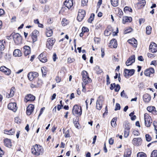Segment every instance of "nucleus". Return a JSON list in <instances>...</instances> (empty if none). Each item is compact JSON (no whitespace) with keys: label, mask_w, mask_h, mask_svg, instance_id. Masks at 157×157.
I'll return each mask as SVG.
<instances>
[{"label":"nucleus","mask_w":157,"mask_h":157,"mask_svg":"<svg viewBox=\"0 0 157 157\" xmlns=\"http://www.w3.org/2000/svg\"><path fill=\"white\" fill-rule=\"evenodd\" d=\"M43 149L40 145L36 144L31 148L32 153L36 156L41 155L43 152Z\"/></svg>","instance_id":"f257e3e1"},{"label":"nucleus","mask_w":157,"mask_h":157,"mask_svg":"<svg viewBox=\"0 0 157 157\" xmlns=\"http://www.w3.org/2000/svg\"><path fill=\"white\" fill-rule=\"evenodd\" d=\"M144 120L145 126L147 127H150L152 123L151 118L147 113L144 114Z\"/></svg>","instance_id":"f03ea898"},{"label":"nucleus","mask_w":157,"mask_h":157,"mask_svg":"<svg viewBox=\"0 0 157 157\" xmlns=\"http://www.w3.org/2000/svg\"><path fill=\"white\" fill-rule=\"evenodd\" d=\"M72 113L73 114H77L80 116L82 113V109L81 107L78 106L77 105H75L73 108Z\"/></svg>","instance_id":"7ed1b4c3"},{"label":"nucleus","mask_w":157,"mask_h":157,"mask_svg":"<svg viewBox=\"0 0 157 157\" xmlns=\"http://www.w3.org/2000/svg\"><path fill=\"white\" fill-rule=\"evenodd\" d=\"M82 75V80L85 85L91 81V79L89 78L86 71H83Z\"/></svg>","instance_id":"20e7f679"},{"label":"nucleus","mask_w":157,"mask_h":157,"mask_svg":"<svg viewBox=\"0 0 157 157\" xmlns=\"http://www.w3.org/2000/svg\"><path fill=\"white\" fill-rule=\"evenodd\" d=\"M13 38L15 43L17 45L21 44L22 42V38L20 35L18 33L14 34Z\"/></svg>","instance_id":"39448f33"},{"label":"nucleus","mask_w":157,"mask_h":157,"mask_svg":"<svg viewBox=\"0 0 157 157\" xmlns=\"http://www.w3.org/2000/svg\"><path fill=\"white\" fill-rule=\"evenodd\" d=\"M86 15L85 11L82 9H79L78 11V15L77 17L79 21H81L84 18Z\"/></svg>","instance_id":"423d86ee"},{"label":"nucleus","mask_w":157,"mask_h":157,"mask_svg":"<svg viewBox=\"0 0 157 157\" xmlns=\"http://www.w3.org/2000/svg\"><path fill=\"white\" fill-rule=\"evenodd\" d=\"M135 70L134 69L128 70L125 69L124 70V75L126 78L132 76L135 73Z\"/></svg>","instance_id":"0eeeda50"},{"label":"nucleus","mask_w":157,"mask_h":157,"mask_svg":"<svg viewBox=\"0 0 157 157\" xmlns=\"http://www.w3.org/2000/svg\"><path fill=\"white\" fill-rule=\"evenodd\" d=\"M55 42V38H48L46 44L47 47L49 49L52 48Z\"/></svg>","instance_id":"6e6552de"},{"label":"nucleus","mask_w":157,"mask_h":157,"mask_svg":"<svg viewBox=\"0 0 157 157\" xmlns=\"http://www.w3.org/2000/svg\"><path fill=\"white\" fill-rule=\"evenodd\" d=\"M149 49L153 53L156 52L157 51V45L154 42H151L149 46Z\"/></svg>","instance_id":"1a4fd4ad"},{"label":"nucleus","mask_w":157,"mask_h":157,"mask_svg":"<svg viewBox=\"0 0 157 157\" xmlns=\"http://www.w3.org/2000/svg\"><path fill=\"white\" fill-rule=\"evenodd\" d=\"M135 57L134 55L131 56L126 61V65L127 66H129L131 65L132 63L135 62Z\"/></svg>","instance_id":"9d476101"},{"label":"nucleus","mask_w":157,"mask_h":157,"mask_svg":"<svg viewBox=\"0 0 157 157\" xmlns=\"http://www.w3.org/2000/svg\"><path fill=\"white\" fill-rule=\"evenodd\" d=\"M38 76V74L36 72H30L28 75V78L30 81L33 80L34 78Z\"/></svg>","instance_id":"9b49d317"},{"label":"nucleus","mask_w":157,"mask_h":157,"mask_svg":"<svg viewBox=\"0 0 157 157\" xmlns=\"http://www.w3.org/2000/svg\"><path fill=\"white\" fill-rule=\"evenodd\" d=\"M8 108L14 112L16 111L17 109V104L15 103H10L8 105Z\"/></svg>","instance_id":"f8f14e48"},{"label":"nucleus","mask_w":157,"mask_h":157,"mask_svg":"<svg viewBox=\"0 0 157 157\" xmlns=\"http://www.w3.org/2000/svg\"><path fill=\"white\" fill-rule=\"evenodd\" d=\"M0 71L3 72L7 75H10L11 73V70L6 68L5 66H2L0 67Z\"/></svg>","instance_id":"ddd939ff"},{"label":"nucleus","mask_w":157,"mask_h":157,"mask_svg":"<svg viewBox=\"0 0 157 157\" xmlns=\"http://www.w3.org/2000/svg\"><path fill=\"white\" fill-rule=\"evenodd\" d=\"M35 99V97L31 94H29L26 95L24 99V101L27 102L29 101H33Z\"/></svg>","instance_id":"4468645a"},{"label":"nucleus","mask_w":157,"mask_h":157,"mask_svg":"<svg viewBox=\"0 0 157 157\" xmlns=\"http://www.w3.org/2000/svg\"><path fill=\"white\" fill-rule=\"evenodd\" d=\"M34 109V105L32 104L29 105L27 108L26 113L28 115H30L33 112Z\"/></svg>","instance_id":"2eb2a0df"},{"label":"nucleus","mask_w":157,"mask_h":157,"mask_svg":"<svg viewBox=\"0 0 157 157\" xmlns=\"http://www.w3.org/2000/svg\"><path fill=\"white\" fill-rule=\"evenodd\" d=\"M39 33V31L35 30L33 31L31 35V37L33 40V42H34L37 40V35Z\"/></svg>","instance_id":"dca6fc26"},{"label":"nucleus","mask_w":157,"mask_h":157,"mask_svg":"<svg viewBox=\"0 0 157 157\" xmlns=\"http://www.w3.org/2000/svg\"><path fill=\"white\" fill-rule=\"evenodd\" d=\"M117 42L116 40L113 39L109 43V46L111 48H116L117 47Z\"/></svg>","instance_id":"f3484780"},{"label":"nucleus","mask_w":157,"mask_h":157,"mask_svg":"<svg viewBox=\"0 0 157 157\" xmlns=\"http://www.w3.org/2000/svg\"><path fill=\"white\" fill-rule=\"evenodd\" d=\"M154 72V69L151 67L146 70L144 71V74L146 76H150L151 74H153Z\"/></svg>","instance_id":"a211bd4d"},{"label":"nucleus","mask_w":157,"mask_h":157,"mask_svg":"<svg viewBox=\"0 0 157 157\" xmlns=\"http://www.w3.org/2000/svg\"><path fill=\"white\" fill-rule=\"evenodd\" d=\"M151 97L150 95L147 94H144L143 96V100L146 103H148L151 100Z\"/></svg>","instance_id":"6ab92c4d"},{"label":"nucleus","mask_w":157,"mask_h":157,"mask_svg":"<svg viewBox=\"0 0 157 157\" xmlns=\"http://www.w3.org/2000/svg\"><path fill=\"white\" fill-rule=\"evenodd\" d=\"M147 110L154 115L157 114V111L156 110L155 107L153 106H151L147 107Z\"/></svg>","instance_id":"aec40b11"},{"label":"nucleus","mask_w":157,"mask_h":157,"mask_svg":"<svg viewBox=\"0 0 157 157\" xmlns=\"http://www.w3.org/2000/svg\"><path fill=\"white\" fill-rule=\"evenodd\" d=\"M64 4L68 9H70L73 5L72 1V0H66L64 2Z\"/></svg>","instance_id":"412c9836"},{"label":"nucleus","mask_w":157,"mask_h":157,"mask_svg":"<svg viewBox=\"0 0 157 157\" xmlns=\"http://www.w3.org/2000/svg\"><path fill=\"white\" fill-rule=\"evenodd\" d=\"M128 42L129 44L132 45L134 47L136 48L137 47V40L135 38L129 39L128 40Z\"/></svg>","instance_id":"4be33fe9"},{"label":"nucleus","mask_w":157,"mask_h":157,"mask_svg":"<svg viewBox=\"0 0 157 157\" xmlns=\"http://www.w3.org/2000/svg\"><path fill=\"white\" fill-rule=\"evenodd\" d=\"M141 138H134L132 140V143L134 145L138 146L141 144Z\"/></svg>","instance_id":"5701e85b"},{"label":"nucleus","mask_w":157,"mask_h":157,"mask_svg":"<svg viewBox=\"0 0 157 157\" xmlns=\"http://www.w3.org/2000/svg\"><path fill=\"white\" fill-rule=\"evenodd\" d=\"M15 88L14 87H12L11 88L10 93H7L6 94V97L8 98H10L13 97L14 95V91Z\"/></svg>","instance_id":"b1692460"},{"label":"nucleus","mask_w":157,"mask_h":157,"mask_svg":"<svg viewBox=\"0 0 157 157\" xmlns=\"http://www.w3.org/2000/svg\"><path fill=\"white\" fill-rule=\"evenodd\" d=\"M25 55L27 56L31 53L30 48L28 46H25L23 48Z\"/></svg>","instance_id":"393cba45"},{"label":"nucleus","mask_w":157,"mask_h":157,"mask_svg":"<svg viewBox=\"0 0 157 157\" xmlns=\"http://www.w3.org/2000/svg\"><path fill=\"white\" fill-rule=\"evenodd\" d=\"M102 107V101L99 97L96 102V107L97 109L100 110Z\"/></svg>","instance_id":"a878e982"},{"label":"nucleus","mask_w":157,"mask_h":157,"mask_svg":"<svg viewBox=\"0 0 157 157\" xmlns=\"http://www.w3.org/2000/svg\"><path fill=\"white\" fill-rule=\"evenodd\" d=\"M39 59L41 62L44 63L46 62L47 61L46 57L43 53L41 54L39 56Z\"/></svg>","instance_id":"bb28decb"},{"label":"nucleus","mask_w":157,"mask_h":157,"mask_svg":"<svg viewBox=\"0 0 157 157\" xmlns=\"http://www.w3.org/2000/svg\"><path fill=\"white\" fill-rule=\"evenodd\" d=\"M15 131L14 129H11L10 130L5 129L4 130V133L5 134L10 135L14 134Z\"/></svg>","instance_id":"cd10ccee"},{"label":"nucleus","mask_w":157,"mask_h":157,"mask_svg":"<svg viewBox=\"0 0 157 157\" xmlns=\"http://www.w3.org/2000/svg\"><path fill=\"white\" fill-rule=\"evenodd\" d=\"M22 55L21 50L19 49H16L13 52V55L14 56H21Z\"/></svg>","instance_id":"c85d7f7f"},{"label":"nucleus","mask_w":157,"mask_h":157,"mask_svg":"<svg viewBox=\"0 0 157 157\" xmlns=\"http://www.w3.org/2000/svg\"><path fill=\"white\" fill-rule=\"evenodd\" d=\"M132 21V18L130 17L125 16L123 17L122 23L125 24L126 22H130Z\"/></svg>","instance_id":"c756f323"},{"label":"nucleus","mask_w":157,"mask_h":157,"mask_svg":"<svg viewBox=\"0 0 157 157\" xmlns=\"http://www.w3.org/2000/svg\"><path fill=\"white\" fill-rule=\"evenodd\" d=\"M4 145L7 147H10L11 146V143L10 140L6 138L4 141Z\"/></svg>","instance_id":"7c9ffc66"},{"label":"nucleus","mask_w":157,"mask_h":157,"mask_svg":"<svg viewBox=\"0 0 157 157\" xmlns=\"http://www.w3.org/2000/svg\"><path fill=\"white\" fill-rule=\"evenodd\" d=\"M6 45V42L5 40H0V50H3Z\"/></svg>","instance_id":"2f4dec72"},{"label":"nucleus","mask_w":157,"mask_h":157,"mask_svg":"<svg viewBox=\"0 0 157 157\" xmlns=\"http://www.w3.org/2000/svg\"><path fill=\"white\" fill-rule=\"evenodd\" d=\"M131 150L128 149L126 150L124 153V157H130L131 156Z\"/></svg>","instance_id":"473e14b6"},{"label":"nucleus","mask_w":157,"mask_h":157,"mask_svg":"<svg viewBox=\"0 0 157 157\" xmlns=\"http://www.w3.org/2000/svg\"><path fill=\"white\" fill-rule=\"evenodd\" d=\"M53 31L49 28H48L46 29V35L48 37L51 36L52 34Z\"/></svg>","instance_id":"72a5a7b5"},{"label":"nucleus","mask_w":157,"mask_h":157,"mask_svg":"<svg viewBox=\"0 0 157 157\" xmlns=\"http://www.w3.org/2000/svg\"><path fill=\"white\" fill-rule=\"evenodd\" d=\"M109 27H110L108 26L107 29L105 30L104 31V34L105 36H108L111 33L112 31L110 29V28H109Z\"/></svg>","instance_id":"f704fd0d"},{"label":"nucleus","mask_w":157,"mask_h":157,"mask_svg":"<svg viewBox=\"0 0 157 157\" xmlns=\"http://www.w3.org/2000/svg\"><path fill=\"white\" fill-rule=\"evenodd\" d=\"M146 2L144 0H142L140 2H138L137 3V5L140 8L143 7L145 5Z\"/></svg>","instance_id":"c9c22d12"},{"label":"nucleus","mask_w":157,"mask_h":157,"mask_svg":"<svg viewBox=\"0 0 157 157\" xmlns=\"http://www.w3.org/2000/svg\"><path fill=\"white\" fill-rule=\"evenodd\" d=\"M112 5L113 6H117L118 4V0H111Z\"/></svg>","instance_id":"e433bc0d"},{"label":"nucleus","mask_w":157,"mask_h":157,"mask_svg":"<svg viewBox=\"0 0 157 157\" xmlns=\"http://www.w3.org/2000/svg\"><path fill=\"white\" fill-rule=\"evenodd\" d=\"M117 119L116 117H114L112 119L111 121V125L113 127H114L116 126V121H117Z\"/></svg>","instance_id":"4c0bfd02"},{"label":"nucleus","mask_w":157,"mask_h":157,"mask_svg":"<svg viewBox=\"0 0 157 157\" xmlns=\"http://www.w3.org/2000/svg\"><path fill=\"white\" fill-rule=\"evenodd\" d=\"M146 33L148 35H149L151 34V27L150 26H148L146 28Z\"/></svg>","instance_id":"58836bf2"},{"label":"nucleus","mask_w":157,"mask_h":157,"mask_svg":"<svg viewBox=\"0 0 157 157\" xmlns=\"http://www.w3.org/2000/svg\"><path fill=\"white\" fill-rule=\"evenodd\" d=\"M68 23V21L66 18H63L62 21V24L63 26H65Z\"/></svg>","instance_id":"ea45409f"},{"label":"nucleus","mask_w":157,"mask_h":157,"mask_svg":"<svg viewBox=\"0 0 157 157\" xmlns=\"http://www.w3.org/2000/svg\"><path fill=\"white\" fill-rule=\"evenodd\" d=\"M94 14H91L90 18L88 20V22L91 23L92 21L94 20Z\"/></svg>","instance_id":"a19ab883"},{"label":"nucleus","mask_w":157,"mask_h":157,"mask_svg":"<svg viewBox=\"0 0 157 157\" xmlns=\"http://www.w3.org/2000/svg\"><path fill=\"white\" fill-rule=\"evenodd\" d=\"M78 119H77V117L76 118V119L74 120H73V123L75 124V127L77 128H78L79 127V123L77 121L78 120Z\"/></svg>","instance_id":"79ce46f5"},{"label":"nucleus","mask_w":157,"mask_h":157,"mask_svg":"<svg viewBox=\"0 0 157 157\" xmlns=\"http://www.w3.org/2000/svg\"><path fill=\"white\" fill-rule=\"evenodd\" d=\"M124 130H129L131 126L129 123H126L124 124Z\"/></svg>","instance_id":"37998d69"},{"label":"nucleus","mask_w":157,"mask_h":157,"mask_svg":"<svg viewBox=\"0 0 157 157\" xmlns=\"http://www.w3.org/2000/svg\"><path fill=\"white\" fill-rule=\"evenodd\" d=\"M151 157H157V151L154 150L151 153Z\"/></svg>","instance_id":"c03bdc74"},{"label":"nucleus","mask_w":157,"mask_h":157,"mask_svg":"<svg viewBox=\"0 0 157 157\" xmlns=\"http://www.w3.org/2000/svg\"><path fill=\"white\" fill-rule=\"evenodd\" d=\"M137 157H146V155L143 152H139L137 154Z\"/></svg>","instance_id":"a18cd8bd"},{"label":"nucleus","mask_w":157,"mask_h":157,"mask_svg":"<svg viewBox=\"0 0 157 157\" xmlns=\"http://www.w3.org/2000/svg\"><path fill=\"white\" fill-rule=\"evenodd\" d=\"M145 138L146 140L148 142H150L151 140V136L148 134H146L145 135Z\"/></svg>","instance_id":"49530a36"},{"label":"nucleus","mask_w":157,"mask_h":157,"mask_svg":"<svg viewBox=\"0 0 157 157\" xmlns=\"http://www.w3.org/2000/svg\"><path fill=\"white\" fill-rule=\"evenodd\" d=\"M43 84V82L41 80L39 79L37 82V85H36V87H38L41 86Z\"/></svg>","instance_id":"de8ad7c7"},{"label":"nucleus","mask_w":157,"mask_h":157,"mask_svg":"<svg viewBox=\"0 0 157 157\" xmlns=\"http://www.w3.org/2000/svg\"><path fill=\"white\" fill-rule=\"evenodd\" d=\"M130 131L128 130H124V136L125 138L127 137Z\"/></svg>","instance_id":"09e8293b"},{"label":"nucleus","mask_w":157,"mask_h":157,"mask_svg":"<svg viewBox=\"0 0 157 157\" xmlns=\"http://www.w3.org/2000/svg\"><path fill=\"white\" fill-rule=\"evenodd\" d=\"M132 30V29L130 27H128L125 30L124 33L126 34L128 33H129L131 32Z\"/></svg>","instance_id":"8fccbe9b"},{"label":"nucleus","mask_w":157,"mask_h":157,"mask_svg":"<svg viewBox=\"0 0 157 157\" xmlns=\"http://www.w3.org/2000/svg\"><path fill=\"white\" fill-rule=\"evenodd\" d=\"M88 0H82V6H86L88 2Z\"/></svg>","instance_id":"3c124183"},{"label":"nucleus","mask_w":157,"mask_h":157,"mask_svg":"<svg viewBox=\"0 0 157 157\" xmlns=\"http://www.w3.org/2000/svg\"><path fill=\"white\" fill-rule=\"evenodd\" d=\"M120 108H121V106H120V105L118 103H116V106H115V111H117V110H120Z\"/></svg>","instance_id":"603ef678"},{"label":"nucleus","mask_w":157,"mask_h":157,"mask_svg":"<svg viewBox=\"0 0 157 157\" xmlns=\"http://www.w3.org/2000/svg\"><path fill=\"white\" fill-rule=\"evenodd\" d=\"M115 91L116 92H118L119 90H120V85L118 84H117V85L115 87Z\"/></svg>","instance_id":"864d4df0"},{"label":"nucleus","mask_w":157,"mask_h":157,"mask_svg":"<svg viewBox=\"0 0 157 157\" xmlns=\"http://www.w3.org/2000/svg\"><path fill=\"white\" fill-rule=\"evenodd\" d=\"M132 134L134 136H138L140 133L138 131L135 130L132 132Z\"/></svg>","instance_id":"5fc2aeb1"},{"label":"nucleus","mask_w":157,"mask_h":157,"mask_svg":"<svg viewBox=\"0 0 157 157\" xmlns=\"http://www.w3.org/2000/svg\"><path fill=\"white\" fill-rule=\"evenodd\" d=\"M82 31L84 33L89 31V29H88V28L85 27H82Z\"/></svg>","instance_id":"6e6d98bb"},{"label":"nucleus","mask_w":157,"mask_h":157,"mask_svg":"<svg viewBox=\"0 0 157 157\" xmlns=\"http://www.w3.org/2000/svg\"><path fill=\"white\" fill-rule=\"evenodd\" d=\"M65 136L66 137H69L70 136V134H69V130H67L65 132Z\"/></svg>","instance_id":"4d7b16f0"},{"label":"nucleus","mask_w":157,"mask_h":157,"mask_svg":"<svg viewBox=\"0 0 157 157\" xmlns=\"http://www.w3.org/2000/svg\"><path fill=\"white\" fill-rule=\"evenodd\" d=\"M109 142L110 145L113 144L114 143V139L112 138H111L109 140Z\"/></svg>","instance_id":"13d9d810"},{"label":"nucleus","mask_w":157,"mask_h":157,"mask_svg":"<svg viewBox=\"0 0 157 157\" xmlns=\"http://www.w3.org/2000/svg\"><path fill=\"white\" fill-rule=\"evenodd\" d=\"M75 60L73 58H68L67 61L69 63H71L74 61Z\"/></svg>","instance_id":"bf43d9fd"},{"label":"nucleus","mask_w":157,"mask_h":157,"mask_svg":"<svg viewBox=\"0 0 157 157\" xmlns=\"http://www.w3.org/2000/svg\"><path fill=\"white\" fill-rule=\"evenodd\" d=\"M106 82H107V85H109L110 83V81L109 80V78L108 75H106Z\"/></svg>","instance_id":"052dcab7"},{"label":"nucleus","mask_w":157,"mask_h":157,"mask_svg":"<svg viewBox=\"0 0 157 157\" xmlns=\"http://www.w3.org/2000/svg\"><path fill=\"white\" fill-rule=\"evenodd\" d=\"M101 24L97 23L96 25V29H98L101 27Z\"/></svg>","instance_id":"680f3d73"},{"label":"nucleus","mask_w":157,"mask_h":157,"mask_svg":"<svg viewBox=\"0 0 157 157\" xmlns=\"http://www.w3.org/2000/svg\"><path fill=\"white\" fill-rule=\"evenodd\" d=\"M121 95L122 97L126 98L127 97L124 90L121 93Z\"/></svg>","instance_id":"e2e57ef3"},{"label":"nucleus","mask_w":157,"mask_h":157,"mask_svg":"<svg viewBox=\"0 0 157 157\" xmlns=\"http://www.w3.org/2000/svg\"><path fill=\"white\" fill-rule=\"evenodd\" d=\"M94 41L95 43H98L100 42V39L99 38L97 37L94 38Z\"/></svg>","instance_id":"0e129e2a"},{"label":"nucleus","mask_w":157,"mask_h":157,"mask_svg":"<svg viewBox=\"0 0 157 157\" xmlns=\"http://www.w3.org/2000/svg\"><path fill=\"white\" fill-rule=\"evenodd\" d=\"M49 10V8L48 6H46L45 7L44 12L45 13L48 12Z\"/></svg>","instance_id":"69168bd1"},{"label":"nucleus","mask_w":157,"mask_h":157,"mask_svg":"<svg viewBox=\"0 0 157 157\" xmlns=\"http://www.w3.org/2000/svg\"><path fill=\"white\" fill-rule=\"evenodd\" d=\"M116 86V85L114 83H113V84H111L110 85V89L111 90H113L114 88V87H115Z\"/></svg>","instance_id":"338daca9"},{"label":"nucleus","mask_w":157,"mask_h":157,"mask_svg":"<svg viewBox=\"0 0 157 157\" xmlns=\"http://www.w3.org/2000/svg\"><path fill=\"white\" fill-rule=\"evenodd\" d=\"M153 124H154V128H155V131H156V133L157 134V123H153Z\"/></svg>","instance_id":"774afa93"}]
</instances>
